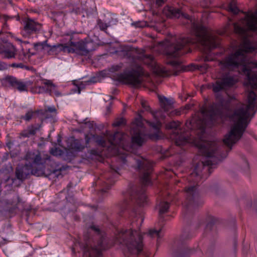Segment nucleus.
Wrapping results in <instances>:
<instances>
[{
	"mask_svg": "<svg viewBox=\"0 0 257 257\" xmlns=\"http://www.w3.org/2000/svg\"><path fill=\"white\" fill-rule=\"evenodd\" d=\"M142 61L148 65L151 64L153 67V71L157 75L165 76L168 75L167 71L164 67L156 64L151 55H143L140 57Z\"/></svg>",
	"mask_w": 257,
	"mask_h": 257,
	"instance_id": "15",
	"label": "nucleus"
},
{
	"mask_svg": "<svg viewBox=\"0 0 257 257\" xmlns=\"http://www.w3.org/2000/svg\"><path fill=\"white\" fill-rule=\"evenodd\" d=\"M125 123V120L123 118H117L113 123L112 125L114 126H118Z\"/></svg>",
	"mask_w": 257,
	"mask_h": 257,
	"instance_id": "26",
	"label": "nucleus"
},
{
	"mask_svg": "<svg viewBox=\"0 0 257 257\" xmlns=\"http://www.w3.org/2000/svg\"><path fill=\"white\" fill-rule=\"evenodd\" d=\"M3 85L9 86L19 91H28V86L31 85L32 82L30 81L24 82L13 76H7L1 80Z\"/></svg>",
	"mask_w": 257,
	"mask_h": 257,
	"instance_id": "9",
	"label": "nucleus"
},
{
	"mask_svg": "<svg viewBox=\"0 0 257 257\" xmlns=\"http://www.w3.org/2000/svg\"><path fill=\"white\" fill-rule=\"evenodd\" d=\"M100 29L102 30H106L107 28V26L106 24L103 23L102 22H99L98 24Z\"/></svg>",
	"mask_w": 257,
	"mask_h": 257,
	"instance_id": "35",
	"label": "nucleus"
},
{
	"mask_svg": "<svg viewBox=\"0 0 257 257\" xmlns=\"http://www.w3.org/2000/svg\"><path fill=\"white\" fill-rule=\"evenodd\" d=\"M152 14L154 16H157L158 15V13L156 12H155L154 11H152Z\"/></svg>",
	"mask_w": 257,
	"mask_h": 257,
	"instance_id": "47",
	"label": "nucleus"
},
{
	"mask_svg": "<svg viewBox=\"0 0 257 257\" xmlns=\"http://www.w3.org/2000/svg\"><path fill=\"white\" fill-rule=\"evenodd\" d=\"M9 65L6 63L0 61V70H5L9 68Z\"/></svg>",
	"mask_w": 257,
	"mask_h": 257,
	"instance_id": "30",
	"label": "nucleus"
},
{
	"mask_svg": "<svg viewBox=\"0 0 257 257\" xmlns=\"http://www.w3.org/2000/svg\"><path fill=\"white\" fill-rule=\"evenodd\" d=\"M180 114L181 111L178 109L173 110L170 113V115L171 116L173 115H179Z\"/></svg>",
	"mask_w": 257,
	"mask_h": 257,
	"instance_id": "33",
	"label": "nucleus"
},
{
	"mask_svg": "<svg viewBox=\"0 0 257 257\" xmlns=\"http://www.w3.org/2000/svg\"><path fill=\"white\" fill-rule=\"evenodd\" d=\"M34 48L37 51H47L50 54H56L60 51L67 53H75L81 55H87L94 50V44L91 41H80L77 42H70L69 44H58L51 46L45 42L34 44Z\"/></svg>",
	"mask_w": 257,
	"mask_h": 257,
	"instance_id": "5",
	"label": "nucleus"
},
{
	"mask_svg": "<svg viewBox=\"0 0 257 257\" xmlns=\"http://www.w3.org/2000/svg\"><path fill=\"white\" fill-rule=\"evenodd\" d=\"M249 164L247 161L244 159L243 162L242 169L244 171H247L249 170Z\"/></svg>",
	"mask_w": 257,
	"mask_h": 257,
	"instance_id": "31",
	"label": "nucleus"
},
{
	"mask_svg": "<svg viewBox=\"0 0 257 257\" xmlns=\"http://www.w3.org/2000/svg\"><path fill=\"white\" fill-rule=\"evenodd\" d=\"M145 192L143 187L139 188L133 186L130 192L131 199L134 200L140 206L144 205L147 202V199Z\"/></svg>",
	"mask_w": 257,
	"mask_h": 257,
	"instance_id": "14",
	"label": "nucleus"
},
{
	"mask_svg": "<svg viewBox=\"0 0 257 257\" xmlns=\"http://www.w3.org/2000/svg\"><path fill=\"white\" fill-rule=\"evenodd\" d=\"M142 105L143 107L146 110H149L150 109V107L148 106L145 102H142Z\"/></svg>",
	"mask_w": 257,
	"mask_h": 257,
	"instance_id": "39",
	"label": "nucleus"
},
{
	"mask_svg": "<svg viewBox=\"0 0 257 257\" xmlns=\"http://www.w3.org/2000/svg\"><path fill=\"white\" fill-rule=\"evenodd\" d=\"M41 28V24L28 18L24 21V28L21 34L24 37H29L32 34L38 33Z\"/></svg>",
	"mask_w": 257,
	"mask_h": 257,
	"instance_id": "12",
	"label": "nucleus"
},
{
	"mask_svg": "<svg viewBox=\"0 0 257 257\" xmlns=\"http://www.w3.org/2000/svg\"><path fill=\"white\" fill-rule=\"evenodd\" d=\"M204 67L205 68V69H207V65H205Z\"/></svg>",
	"mask_w": 257,
	"mask_h": 257,
	"instance_id": "50",
	"label": "nucleus"
},
{
	"mask_svg": "<svg viewBox=\"0 0 257 257\" xmlns=\"http://www.w3.org/2000/svg\"><path fill=\"white\" fill-rule=\"evenodd\" d=\"M166 0H155V4L157 6L160 7L165 3Z\"/></svg>",
	"mask_w": 257,
	"mask_h": 257,
	"instance_id": "36",
	"label": "nucleus"
},
{
	"mask_svg": "<svg viewBox=\"0 0 257 257\" xmlns=\"http://www.w3.org/2000/svg\"><path fill=\"white\" fill-rule=\"evenodd\" d=\"M185 193L186 198V206L188 208L191 207L197 206L200 203L201 204L199 201V195L196 186H190L186 187Z\"/></svg>",
	"mask_w": 257,
	"mask_h": 257,
	"instance_id": "10",
	"label": "nucleus"
},
{
	"mask_svg": "<svg viewBox=\"0 0 257 257\" xmlns=\"http://www.w3.org/2000/svg\"><path fill=\"white\" fill-rule=\"evenodd\" d=\"M163 13L170 18H184L189 20L192 24V29L196 39L180 38L175 42H167L165 49L166 55L170 57H178L184 54L186 47L191 44L200 43L207 51L217 47L220 40L218 36L209 32L202 24L193 20L189 15L185 13L183 9H179L172 7H166L163 10Z\"/></svg>",
	"mask_w": 257,
	"mask_h": 257,
	"instance_id": "1",
	"label": "nucleus"
},
{
	"mask_svg": "<svg viewBox=\"0 0 257 257\" xmlns=\"http://www.w3.org/2000/svg\"><path fill=\"white\" fill-rule=\"evenodd\" d=\"M111 109V103L110 102L108 106L106 107V114L110 113Z\"/></svg>",
	"mask_w": 257,
	"mask_h": 257,
	"instance_id": "40",
	"label": "nucleus"
},
{
	"mask_svg": "<svg viewBox=\"0 0 257 257\" xmlns=\"http://www.w3.org/2000/svg\"><path fill=\"white\" fill-rule=\"evenodd\" d=\"M154 22L157 23H159L160 22L163 23L165 22V20L163 19L160 20V19H158V18H156L154 19Z\"/></svg>",
	"mask_w": 257,
	"mask_h": 257,
	"instance_id": "41",
	"label": "nucleus"
},
{
	"mask_svg": "<svg viewBox=\"0 0 257 257\" xmlns=\"http://www.w3.org/2000/svg\"><path fill=\"white\" fill-rule=\"evenodd\" d=\"M149 235L151 237H157L158 240L161 238L163 235L162 234V229H159L158 230L155 229H152L149 230Z\"/></svg>",
	"mask_w": 257,
	"mask_h": 257,
	"instance_id": "22",
	"label": "nucleus"
},
{
	"mask_svg": "<svg viewBox=\"0 0 257 257\" xmlns=\"http://www.w3.org/2000/svg\"><path fill=\"white\" fill-rule=\"evenodd\" d=\"M135 123L136 126H135L133 124L132 127V140L133 144L141 146L145 141V135L141 128L142 127V123L140 119H137L136 120Z\"/></svg>",
	"mask_w": 257,
	"mask_h": 257,
	"instance_id": "13",
	"label": "nucleus"
},
{
	"mask_svg": "<svg viewBox=\"0 0 257 257\" xmlns=\"http://www.w3.org/2000/svg\"><path fill=\"white\" fill-rule=\"evenodd\" d=\"M43 83L44 86L40 87V89H45V92L50 94L54 93L56 96L60 95V93L57 90L56 86L51 80H44Z\"/></svg>",
	"mask_w": 257,
	"mask_h": 257,
	"instance_id": "17",
	"label": "nucleus"
},
{
	"mask_svg": "<svg viewBox=\"0 0 257 257\" xmlns=\"http://www.w3.org/2000/svg\"><path fill=\"white\" fill-rule=\"evenodd\" d=\"M72 148L76 151H81L85 147L86 145L83 143L82 140H75L71 145Z\"/></svg>",
	"mask_w": 257,
	"mask_h": 257,
	"instance_id": "18",
	"label": "nucleus"
},
{
	"mask_svg": "<svg viewBox=\"0 0 257 257\" xmlns=\"http://www.w3.org/2000/svg\"><path fill=\"white\" fill-rule=\"evenodd\" d=\"M40 128L41 125L38 123L30 125L26 129L24 130L19 134V138L22 139L34 136L36 133L40 130Z\"/></svg>",
	"mask_w": 257,
	"mask_h": 257,
	"instance_id": "16",
	"label": "nucleus"
},
{
	"mask_svg": "<svg viewBox=\"0 0 257 257\" xmlns=\"http://www.w3.org/2000/svg\"><path fill=\"white\" fill-rule=\"evenodd\" d=\"M7 28H8V25L6 23H5L3 27H2V30L0 31V36L5 33H7Z\"/></svg>",
	"mask_w": 257,
	"mask_h": 257,
	"instance_id": "32",
	"label": "nucleus"
},
{
	"mask_svg": "<svg viewBox=\"0 0 257 257\" xmlns=\"http://www.w3.org/2000/svg\"><path fill=\"white\" fill-rule=\"evenodd\" d=\"M17 53V49L11 43L5 39L1 38L0 41V55L3 58L12 59L15 58Z\"/></svg>",
	"mask_w": 257,
	"mask_h": 257,
	"instance_id": "11",
	"label": "nucleus"
},
{
	"mask_svg": "<svg viewBox=\"0 0 257 257\" xmlns=\"http://www.w3.org/2000/svg\"><path fill=\"white\" fill-rule=\"evenodd\" d=\"M133 25H134L136 26V27L143 28L144 26H145L146 24L145 22H137L136 23H133Z\"/></svg>",
	"mask_w": 257,
	"mask_h": 257,
	"instance_id": "34",
	"label": "nucleus"
},
{
	"mask_svg": "<svg viewBox=\"0 0 257 257\" xmlns=\"http://www.w3.org/2000/svg\"><path fill=\"white\" fill-rule=\"evenodd\" d=\"M171 63L173 65H178L179 64L178 62L175 61L172 62Z\"/></svg>",
	"mask_w": 257,
	"mask_h": 257,
	"instance_id": "48",
	"label": "nucleus"
},
{
	"mask_svg": "<svg viewBox=\"0 0 257 257\" xmlns=\"http://www.w3.org/2000/svg\"><path fill=\"white\" fill-rule=\"evenodd\" d=\"M25 158L30 164H26L16 168L15 174L19 184L30 175L36 176L44 175L43 165L47 164V162H51L50 156L48 154L38 151L28 152Z\"/></svg>",
	"mask_w": 257,
	"mask_h": 257,
	"instance_id": "4",
	"label": "nucleus"
},
{
	"mask_svg": "<svg viewBox=\"0 0 257 257\" xmlns=\"http://www.w3.org/2000/svg\"><path fill=\"white\" fill-rule=\"evenodd\" d=\"M145 121L147 122V123H148L151 126H152V127L154 128L155 129H157L160 125V123H159V122H151L149 120H145Z\"/></svg>",
	"mask_w": 257,
	"mask_h": 257,
	"instance_id": "29",
	"label": "nucleus"
},
{
	"mask_svg": "<svg viewBox=\"0 0 257 257\" xmlns=\"http://www.w3.org/2000/svg\"><path fill=\"white\" fill-rule=\"evenodd\" d=\"M235 83V81L233 77L225 75L213 84L212 89L216 93L218 102L213 104L208 109L202 110V113L204 117L203 125H207L209 122L212 124L220 123L223 121L230 108V103L235 98L228 95L227 99H225L218 96V93L231 87Z\"/></svg>",
	"mask_w": 257,
	"mask_h": 257,
	"instance_id": "3",
	"label": "nucleus"
},
{
	"mask_svg": "<svg viewBox=\"0 0 257 257\" xmlns=\"http://www.w3.org/2000/svg\"><path fill=\"white\" fill-rule=\"evenodd\" d=\"M46 113H51L52 116H55L56 115V109L55 107H49L45 110Z\"/></svg>",
	"mask_w": 257,
	"mask_h": 257,
	"instance_id": "27",
	"label": "nucleus"
},
{
	"mask_svg": "<svg viewBox=\"0 0 257 257\" xmlns=\"http://www.w3.org/2000/svg\"><path fill=\"white\" fill-rule=\"evenodd\" d=\"M116 238L120 244L126 246L132 254H138L143 250L142 236L136 230H122L118 233Z\"/></svg>",
	"mask_w": 257,
	"mask_h": 257,
	"instance_id": "7",
	"label": "nucleus"
},
{
	"mask_svg": "<svg viewBox=\"0 0 257 257\" xmlns=\"http://www.w3.org/2000/svg\"><path fill=\"white\" fill-rule=\"evenodd\" d=\"M169 204L166 201H161L158 205L159 210V215L161 216L162 214L168 211L169 208Z\"/></svg>",
	"mask_w": 257,
	"mask_h": 257,
	"instance_id": "20",
	"label": "nucleus"
},
{
	"mask_svg": "<svg viewBox=\"0 0 257 257\" xmlns=\"http://www.w3.org/2000/svg\"><path fill=\"white\" fill-rule=\"evenodd\" d=\"M95 78H92V79H90V80H88V81H85L84 82L86 83V84L87 85H89L91 83H94L96 82V81H95L94 79Z\"/></svg>",
	"mask_w": 257,
	"mask_h": 257,
	"instance_id": "38",
	"label": "nucleus"
},
{
	"mask_svg": "<svg viewBox=\"0 0 257 257\" xmlns=\"http://www.w3.org/2000/svg\"><path fill=\"white\" fill-rule=\"evenodd\" d=\"M19 59L22 60H25L27 59L26 55L24 53L23 56H22L21 54L19 55Z\"/></svg>",
	"mask_w": 257,
	"mask_h": 257,
	"instance_id": "43",
	"label": "nucleus"
},
{
	"mask_svg": "<svg viewBox=\"0 0 257 257\" xmlns=\"http://www.w3.org/2000/svg\"><path fill=\"white\" fill-rule=\"evenodd\" d=\"M127 53L126 55L128 56H131L132 55V52L130 51V50H127Z\"/></svg>",
	"mask_w": 257,
	"mask_h": 257,
	"instance_id": "45",
	"label": "nucleus"
},
{
	"mask_svg": "<svg viewBox=\"0 0 257 257\" xmlns=\"http://www.w3.org/2000/svg\"><path fill=\"white\" fill-rule=\"evenodd\" d=\"M81 88H83V83L82 82L81 83V84L79 85V86L78 87L79 93L80 92V89H81Z\"/></svg>",
	"mask_w": 257,
	"mask_h": 257,
	"instance_id": "46",
	"label": "nucleus"
},
{
	"mask_svg": "<svg viewBox=\"0 0 257 257\" xmlns=\"http://www.w3.org/2000/svg\"><path fill=\"white\" fill-rule=\"evenodd\" d=\"M44 115L45 117L46 118H50V117H52V114H51L50 115H49V113H47V114H46L45 111V112H44ZM53 117V116H52V117Z\"/></svg>",
	"mask_w": 257,
	"mask_h": 257,
	"instance_id": "44",
	"label": "nucleus"
},
{
	"mask_svg": "<svg viewBox=\"0 0 257 257\" xmlns=\"http://www.w3.org/2000/svg\"><path fill=\"white\" fill-rule=\"evenodd\" d=\"M85 127H88L89 129L93 128V124L90 121L86 122L85 123Z\"/></svg>",
	"mask_w": 257,
	"mask_h": 257,
	"instance_id": "37",
	"label": "nucleus"
},
{
	"mask_svg": "<svg viewBox=\"0 0 257 257\" xmlns=\"http://www.w3.org/2000/svg\"><path fill=\"white\" fill-rule=\"evenodd\" d=\"M94 135L92 134H88L85 135V144L86 147H88V145L91 143L94 142Z\"/></svg>",
	"mask_w": 257,
	"mask_h": 257,
	"instance_id": "24",
	"label": "nucleus"
},
{
	"mask_svg": "<svg viewBox=\"0 0 257 257\" xmlns=\"http://www.w3.org/2000/svg\"><path fill=\"white\" fill-rule=\"evenodd\" d=\"M125 135L121 133L116 132L113 135L106 132L104 136L94 135V142L97 145L104 147L106 146L105 137L108 140L110 146L108 147V150L112 151V153L118 155L121 166L122 167L127 161L132 160L135 161L137 168L142 172L141 177V181L144 186H148L151 184L150 175L152 172V165L147 160L140 156H136L135 158L125 154L120 155V151L118 147L122 148L123 150H127L124 146V138Z\"/></svg>",
	"mask_w": 257,
	"mask_h": 257,
	"instance_id": "2",
	"label": "nucleus"
},
{
	"mask_svg": "<svg viewBox=\"0 0 257 257\" xmlns=\"http://www.w3.org/2000/svg\"><path fill=\"white\" fill-rule=\"evenodd\" d=\"M101 191H102V192H106V190L105 189H102L101 190Z\"/></svg>",
	"mask_w": 257,
	"mask_h": 257,
	"instance_id": "51",
	"label": "nucleus"
},
{
	"mask_svg": "<svg viewBox=\"0 0 257 257\" xmlns=\"http://www.w3.org/2000/svg\"><path fill=\"white\" fill-rule=\"evenodd\" d=\"M15 181H16V179H14L13 182L14 183Z\"/></svg>",
	"mask_w": 257,
	"mask_h": 257,
	"instance_id": "52",
	"label": "nucleus"
},
{
	"mask_svg": "<svg viewBox=\"0 0 257 257\" xmlns=\"http://www.w3.org/2000/svg\"><path fill=\"white\" fill-rule=\"evenodd\" d=\"M122 67V63H120L119 64H117V65H112L109 68V71L111 73H115L117 71H119L121 69Z\"/></svg>",
	"mask_w": 257,
	"mask_h": 257,
	"instance_id": "25",
	"label": "nucleus"
},
{
	"mask_svg": "<svg viewBox=\"0 0 257 257\" xmlns=\"http://www.w3.org/2000/svg\"><path fill=\"white\" fill-rule=\"evenodd\" d=\"M112 169L113 170V171H114L115 173H117L118 174V172H117V170L116 169H114V168H113Z\"/></svg>",
	"mask_w": 257,
	"mask_h": 257,
	"instance_id": "49",
	"label": "nucleus"
},
{
	"mask_svg": "<svg viewBox=\"0 0 257 257\" xmlns=\"http://www.w3.org/2000/svg\"><path fill=\"white\" fill-rule=\"evenodd\" d=\"M213 58H210V56H209V55L206 56L204 58L205 61H213Z\"/></svg>",
	"mask_w": 257,
	"mask_h": 257,
	"instance_id": "42",
	"label": "nucleus"
},
{
	"mask_svg": "<svg viewBox=\"0 0 257 257\" xmlns=\"http://www.w3.org/2000/svg\"><path fill=\"white\" fill-rule=\"evenodd\" d=\"M10 66L11 67H15V68H25L26 69H29L28 66H25L23 64H22L21 63H12Z\"/></svg>",
	"mask_w": 257,
	"mask_h": 257,
	"instance_id": "28",
	"label": "nucleus"
},
{
	"mask_svg": "<svg viewBox=\"0 0 257 257\" xmlns=\"http://www.w3.org/2000/svg\"><path fill=\"white\" fill-rule=\"evenodd\" d=\"M37 112V111L29 110L25 114V115H22L20 117V118L24 119L26 121H29L31 119L35 117Z\"/></svg>",
	"mask_w": 257,
	"mask_h": 257,
	"instance_id": "21",
	"label": "nucleus"
},
{
	"mask_svg": "<svg viewBox=\"0 0 257 257\" xmlns=\"http://www.w3.org/2000/svg\"><path fill=\"white\" fill-rule=\"evenodd\" d=\"M145 75L143 68L137 65L131 70L113 76V79L119 82L132 86L134 88L140 87L143 82V76Z\"/></svg>",
	"mask_w": 257,
	"mask_h": 257,
	"instance_id": "8",
	"label": "nucleus"
},
{
	"mask_svg": "<svg viewBox=\"0 0 257 257\" xmlns=\"http://www.w3.org/2000/svg\"><path fill=\"white\" fill-rule=\"evenodd\" d=\"M104 232L95 225L90 226L84 235V255L86 257H99L105 249Z\"/></svg>",
	"mask_w": 257,
	"mask_h": 257,
	"instance_id": "6",
	"label": "nucleus"
},
{
	"mask_svg": "<svg viewBox=\"0 0 257 257\" xmlns=\"http://www.w3.org/2000/svg\"><path fill=\"white\" fill-rule=\"evenodd\" d=\"M159 99L161 103V106L164 108L165 111H167L168 108L171 106V100L164 96H159Z\"/></svg>",
	"mask_w": 257,
	"mask_h": 257,
	"instance_id": "19",
	"label": "nucleus"
},
{
	"mask_svg": "<svg viewBox=\"0 0 257 257\" xmlns=\"http://www.w3.org/2000/svg\"><path fill=\"white\" fill-rule=\"evenodd\" d=\"M227 10L228 11L231 12L234 14H236L238 13L239 10L236 6V2L234 0L232 1L227 6Z\"/></svg>",
	"mask_w": 257,
	"mask_h": 257,
	"instance_id": "23",
	"label": "nucleus"
}]
</instances>
